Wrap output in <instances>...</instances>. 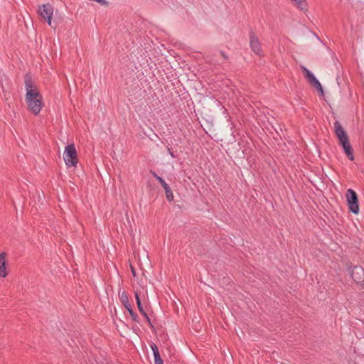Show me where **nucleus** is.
Returning <instances> with one entry per match:
<instances>
[{"mask_svg":"<svg viewBox=\"0 0 364 364\" xmlns=\"http://www.w3.org/2000/svg\"><path fill=\"white\" fill-rule=\"evenodd\" d=\"M250 44L252 50L257 55H261L262 50L261 48L260 43L257 38V37L255 35L253 32L250 33Z\"/></svg>","mask_w":364,"mask_h":364,"instance_id":"nucleus-8","label":"nucleus"},{"mask_svg":"<svg viewBox=\"0 0 364 364\" xmlns=\"http://www.w3.org/2000/svg\"><path fill=\"white\" fill-rule=\"evenodd\" d=\"M24 80L26 90L25 100L28 110L34 115H38L44 105L43 97L35 85L31 73H26Z\"/></svg>","mask_w":364,"mask_h":364,"instance_id":"nucleus-1","label":"nucleus"},{"mask_svg":"<svg viewBox=\"0 0 364 364\" xmlns=\"http://www.w3.org/2000/svg\"><path fill=\"white\" fill-rule=\"evenodd\" d=\"M131 269H132V273L133 276L136 277V274L135 269L132 267H131Z\"/></svg>","mask_w":364,"mask_h":364,"instance_id":"nucleus-20","label":"nucleus"},{"mask_svg":"<svg viewBox=\"0 0 364 364\" xmlns=\"http://www.w3.org/2000/svg\"><path fill=\"white\" fill-rule=\"evenodd\" d=\"M63 158L65 164L68 167L75 166L77 165L78 159L74 144L65 146Z\"/></svg>","mask_w":364,"mask_h":364,"instance_id":"nucleus-3","label":"nucleus"},{"mask_svg":"<svg viewBox=\"0 0 364 364\" xmlns=\"http://www.w3.org/2000/svg\"><path fill=\"white\" fill-rule=\"evenodd\" d=\"M38 14L48 22L50 27L54 28L56 27V25L53 26L51 22L53 8L50 4H46L39 7Z\"/></svg>","mask_w":364,"mask_h":364,"instance_id":"nucleus-6","label":"nucleus"},{"mask_svg":"<svg viewBox=\"0 0 364 364\" xmlns=\"http://www.w3.org/2000/svg\"><path fill=\"white\" fill-rule=\"evenodd\" d=\"M165 191L166 198L168 201H172L173 200V194L170 186L166 184L165 187H163Z\"/></svg>","mask_w":364,"mask_h":364,"instance_id":"nucleus-14","label":"nucleus"},{"mask_svg":"<svg viewBox=\"0 0 364 364\" xmlns=\"http://www.w3.org/2000/svg\"><path fill=\"white\" fill-rule=\"evenodd\" d=\"M167 149H168V151L169 155H170L172 158H176V156L173 154V152L171 151V149L169 147H168V148H167Z\"/></svg>","mask_w":364,"mask_h":364,"instance_id":"nucleus-19","label":"nucleus"},{"mask_svg":"<svg viewBox=\"0 0 364 364\" xmlns=\"http://www.w3.org/2000/svg\"><path fill=\"white\" fill-rule=\"evenodd\" d=\"M348 272L353 280L364 288V269L361 266L355 265L350 267Z\"/></svg>","mask_w":364,"mask_h":364,"instance_id":"nucleus-5","label":"nucleus"},{"mask_svg":"<svg viewBox=\"0 0 364 364\" xmlns=\"http://www.w3.org/2000/svg\"><path fill=\"white\" fill-rule=\"evenodd\" d=\"M301 70L303 73L304 77L307 80L309 84H311L316 77L315 75L304 65H301Z\"/></svg>","mask_w":364,"mask_h":364,"instance_id":"nucleus-11","label":"nucleus"},{"mask_svg":"<svg viewBox=\"0 0 364 364\" xmlns=\"http://www.w3.org/2000/svg\"><path fill=\"white\" fill-rule=\"evenodd\" d=\"M346 196L349 211L355 215H358L359 213V205L356 192L349 188L346 191Z\"/></svg>","mask_w":364,"mask_h":364,"instance_id":"nucleus-4","label":"nucleus"},{"mask_svg":"<svg viewBox=\"0 0 364 364\" xmlns=\"http://www.w3.org/2000/svg\"><path fill=\"white\" fill-rule=\"evenodd\" d=\"M150 173L161 183L162 187H165L166 186V185L167 184L166 183V181L161 176H158V174L155 171L151 170Z\"/></svg>","mask_w":364,"mask_h":364,"instance_id":"nucleus-16","label":"nucleus"},{"mask_svg":"<svg viewBox=\"0 0 364 364\" xmlns=\"http://www.w3.org/2000/svg\"><path fill=\"white\" fill-rule=\"evenodd\" d=\"M334 132L338 139L339 144L343 147L347 157L349 160L353 161V150L350 144L348 136L339 121L334 122Z\"/></svg>","mask_w":364,"mask_h":364,"instance_id":"nucleus-2","label":"nucleus"},{"mask_svg":"<svg viewBox=\"0 0 364 364\" xmlns=\"http://www.w3.org/2000/svg\"><path fill=\"white\" fill-rule=\"evenodd\" d=\"M313 87H314L320 93L321 95H324V92L322 87L321 84L319 82V81L317 80V78L311 83L310 84Z\"/></svg>","mask_w":364,"mask_h":364,"instance_id":"nucleus-15","label":"nucleus"},{"mask_svg":"<svg viewBox=\"0 0 364 364\" xmlns=\"http://www.w3.org/2000/svg\"><path fill=\"white\" fill-rule=\"evenodd\" d=\"M6 252H1L0 254V277H6L8 274L6 272Z\"/></svg>","mask_w":364,"mask_h":364,"instance_id":"nucleus-9","label":"nucleus"},{"mask_svg":"<svg viewBox=\"0 0 364 364\" xmlns=\"http://www.w3.org/2000/svg\"><path fill=\"white\" fill-rule=\"evenodd\" d=\"M220 54L221 55V56L225 59V60H227L228 58V55H226V53L223 51V50H220Z\"/></svg>","mask_w":364,"mask_h":364,"instance_id":"nucleus-18","label":"nucleus"},{"mask_svg":"<svg viewBox=\"0 0 364 364\" xmlns=\"http://www.w3.org/2000/svg\"><path fill=\"white\" fill-rule=\"evenodd\" d=\"M119 299L124 306L129 311L132 320L139 322V317L132 308L127 294L125 291H122L119 294Z\"/></svg>","mask_w":364,"mask_h":364,"instance_id":"nucleus-7","label":"nucleus"},{"mask_svg":"<svg viewBox=\"0 0 364 364\" xmlns=\"http://www.w3.org/2000/svg\"><path fill=\"white\" fill-rule=\"evenodd\" d=\"M134 296H135V298H136V302L137 308H138L139 312L144 316V317L146 316L147 313L144 311V308L142 306V304H141V302L139 294L137 292H135L134 293Z\"/></svg>","mask_w":364,"mask_h":364,"instance_id":"nucleus-12","label":"nucleus"},{"mask_svg":"<svg viewBox=\"0 0 364 364\" xmlns=\"http://www.w3.org/2000/svg\"><path fill=\"white\" fill-rule=\"evenodd\" d=\"M294 2L295 5L301 11H306L307 4L306 0H291Z\"/></svg>","mask_w":364,"mask_h":364,"instance_id":"nucleus-13","label":"nucleus"},{"mask_svg":"<svg viewBox=\"0 0 364 364\" xmlns=\"http://www.w3.org/2000/svg\"><path fill=\"white\" fill-rule=\"evenodd\" d=\"M144 318H146V320L147 321V322L149 323V326L151 327V329H154V325L152 324L151 321V319L149 318L148 314L146 315V316H144Z\"/></svg>","mask_w":364,"mask_h":364,"instance_id":"nucleus-17","label":"nucleus"},{"mask_svg":"<svg viewBox=\"0 0 364 364\" xmlns=\"http://www.w3.org/2000/svg\"><path fill=\"white\" fill-rule=\"evenodd\" d=\"M151 348L154 353V363L155 364H164V361L161 358L157 346L155 343L151 344Z\"/></svg>","mask_w":364,"mask_h":364,"instance_id":"nucleus-10","label":"nucleus"}]
</instances>
